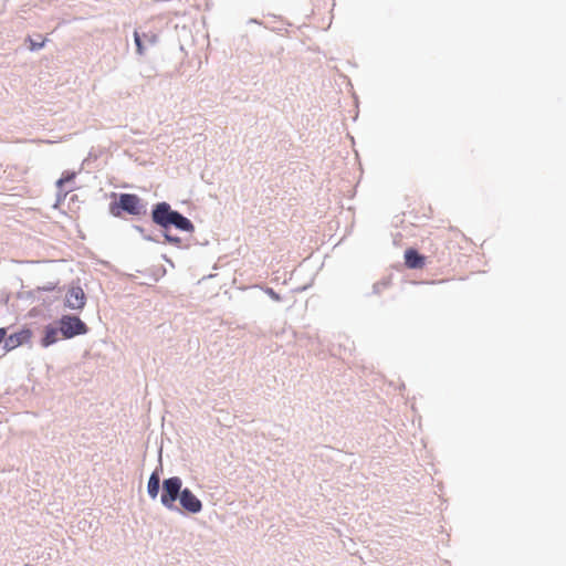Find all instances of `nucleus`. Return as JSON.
<instances>
[{"label":"nucleus","mask_w":566,"mask_h":566,"mask_svg":"<svg viewBox=\"0 0 566 566\" xmlns=\"http://www.w3.org/2000/svg\"><path fill=\"white\" fill-rule=\"evenodd\" d=\"M120 210L133 216L140 214L143 211V205L139 197L133 193H122L119 196V201L111 206V212L115 217L120 216Z\"/></svg>","instance_id":"obj_1"},{"label":"nucleus","mask_w":566,"mask_h":566,"mask_svg":"<svg viewBox=\"0 0 566 566\" xmlns=\"http://www.w3.org/2000/svg\"><path fill=\"white\" fill-rule=\"evenodd\" d=\"M59 324L60 332L64 338H72L87 333L86 324L77 316L64 315L60 318Z\"/></svg>","instance_id":"obj_2"},{"label":"nucleus","mask_w":566,"mask_h":566,"mask_svg":"<svg viewBox=\"0 0 566 566\" xmlns=\"http://www.w3.org/2000/svg\"><path fill=\"white\" fill-rule=\"evenodd\" d=\"M181 479L172 476L166 479L163 483L161 503L167 509H172L175 501L180 496L181 493Z\"/></svg>","instance_id":"obj_3"},{"label":"nucleus","mask_w":566,"mask_h":566,"mask_svg":"<svg viewBox=\"0 0 566 566\" xmlns=\"http://www.w3.org/2000/svg\"><path fill=\"white\" fill-rule=\"evenodd\" d=\"M31 338L32 331L29 328H23L17 333L9 335L8 337L6 336L3 347L6 352H10L23 344L29 343Z\"/></svg>","instance_id":"obj_4"},{"label":"nucleus","mask_w":566,"mask_h":566,"mask_svg":"<svg viewBox=\"0 0 566 566\" xmlns=\"http://www.w3.org/2000/svg\"><path fill=\"white\" fill-rule=\"evenodd\" d=\"M86 297L84 291L80 286L71 287L65 296V306L72 310H82L85 305Z\"/></svg>","instance_id":"obj_5"},{"label":"nucleus","mask_w":566,"mask_h":566,"mask_svg":"<svg viewBox=\"0 0 566 566\" xmlns=\"http://www.w3.org/2000/svg\"><path fill=\"white\" fill-rule=\"evenodd\" d=\"M174 212L175 211L170 209L168 203H158L153 211V220L160 227L168 228L170 226V218Z\"/></svg>","instance_id":"obj_6"},{"label":"nucleus","mask_w":566,"mask_h":566,"mask_svg":"<svg viewBox=\"0 0 566 566\" xmlns=\"http://www.w3.org/2000/svg\"><path fill=\"white\" fill-rule=\"evenodd\" d=\"M179 500L181 506L190 513H198L202 509L201 501L189 489L181 491Z\"/></svg>","instance_id":"obj_7"},{"label":"nucleus","mask_w":566,"mask_h":566,"mask_svg":"<svg viewBox=\"0 0 566 566\" xmlns=\"http://www.w3.org/2000/svg\"><path fill=\"white\" fill-rule=\"evenodd\" d=\"M423 255L419 254L415 249L405 251V264L409 269H422L426 264Z\"/></svg>","instance_id":"obj_8"},{"label":"nucleus","mask_w":566,"mask_h":566,"mask_svg":"<svg viewBox=\"0 0 566 566\" xmlns=\"http://www.w3.org/2000/svg\"><path fill=\"white\" fill-rule=\"evenodd\" d=\"M170 226H175L177 229L182 231H192L193 224L189 219L175 211L170 218Z\"/></svg>","instance_id":"obj_9"},{"label":"nucleus","mask_w":566,"mask_h":566,"mask_svg":"<svg viewBox=\"0 0 566 566\" xmlns=\"http://www.w3.org/2000/svg\"><path fill=\"white\" fill-rule=\"evenodd\" d=\"M59 333H61L60 329L53 327L52 325L45 326L44 336L41 339V345L43 347H49L56 343L59 340Z\"/></svg>","instance_id":"obj_10"},{"label":"nucleus","mask_w":566,"mask_h":566,"mask_svg":"<svg viewBox=\"0 0 566 566\" xmlns=\"http://www.w3.org/2000/svg\"><path fill=\"white\" fill-rule=\"evenodd\" d=\"M159 486H160L159 475L156 472H154L150 475V478L148 480V484H147V491L151 499L157 497L158 492H159Z\"/></svg>","instance_id":"obj_11"},{"label":"nucleus","mask_w":566,"mask_h":566,"mask_svg":"<svg viewBox=\"0 0 566 566\" xmlns=\"http://www.w3.org/2000/svg\"><path fill=\"white\" fill-rule=\"evenodd\" d=\"M75 174L74 172H65L62 175V177L56 181V186L59 188H62L66 182H70L74 179Z\"/></svg>","instance_id":"obj_12"},{"label":"nucleus","mask_w":566,"mask_h":566,"mask_svg":"<svg viewBox=\"0 0 566 566\" xmlns=\"http://www.w3.org/2000/svg\"><path fill=\"white\" fill-rule=\"evenodd\" d=\"M134 38H135V43H136L137 52L139 54H143L144 46H143V43H142L139 34L137 32H135Z\"/></svg>","instance_id":"obj_13"},{"label":"nucleus","mask_w":566,"mask_h":566,"mask_svg":"<svg viewBox=\"0 0 566 566\" xmlns=\"http://www.w3.org/2000/svg\"><path fill=\"white\" fill-rule=\"evenodd\" d=\"M266 293L274 301H280L281 300L280 295L277 293H275L272 289H268Z\"/></svg>","instance_id":"obj_14"},{"label":"nucleus","mask_w":566,"mask_h":566,"mask_svg":"<svg viewBox=\"0 0 566 566\" xmlns=\"http://www.w3.org/2000/svg\"><path fill=\"white\" fill-rule=\"evenodd\" d=\"M43 45H44V41H42L40 43L30 41V49L31 50H38V49L42 48Z\"/></svg>","instance_id":"obj_15"},{"label":"nucleus","mask_w":566,"mask_h":566,"mask_svg":"<svg viewBox=\"0 0 566 566\" xmlns=\"http://www.w3.org/2000/svg\"><path fill=\"white\" fill-rule=\"evenodd\" d=\"M6 336H7V331H6V328H0V344H1L2 342H4Z\"/></svg>","instance_id":"obj_16"},{"label":"nucleus","mask_w":566,"mask_h":566,"mask_svg":"<svg viewBox=\"0 0 566 566\" xmlns=\"http://www.w3.org/2000/svg\"><path fill=\"white\" fill-rule=\"evenodd\" d=\"M167 240L178 242V239H172L168 234L165 235Z\"/></svg>","instance_id":"obj_17"}]
</instances>
